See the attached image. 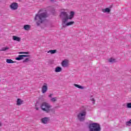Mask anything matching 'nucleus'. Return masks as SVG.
Returning a JSON list of instances; mask_svg holds the SVG:
<instances>
[{
  "instance_id": "4be33fe9",
  "label": "nucleus",
  "mask_w": 131,
  "mask_h": 131,
  "mask_svg": "<svg viewBox=\"0 0 131 131\" xmlns=\"http://www.w3.org/2000/svg\"><path fill=\"white\" fill-rule=\"evenodd\" d=\"M108 62L110 63H114V62H115V59L113 58H111L108 59Z\"/></svg>"
},
{
  "instance_id": "ddd939ff",
  "label": "nucleus",
  "mask_w": 131,
  "mask_h": 131,
  "mask_svg": "<svg viewBox=\"0 0 131 131\" xmlns=\"http://www.w3.org/2000/svg\"><path fill=\"white\" fill-rule=\"evenodd\" d=\"M62 71V68L60 67H57L55 69V72H61Z\"/></svg>"
},
{
  "instance_id": "0eeeda50",
  "label": "nucleus",
  "mask_w": 131,
  "mask_h": 131,
  "mask_svg": "<svg viewBox=\"0 0 131 131\" xmlns=\"http://www.w3.org/2000/svg\"><path fill=\"white\" fill-rule=\"evenodd\" d=\"M61 66L64 68H66L69 66V61L67 59H64L61 62Z\"/></svg>"
},
{
  "instance_id": "a878e982",
  "label": "nucleus",
  "mask_w": 131,
  "mask_h": 131,
  "mask_svg": "<svg viewBox=\"0 0 131 131\" xmlns=\"http://www.w3.org/2000/svg\"><path fill=\"white\" fill-rule=\"evenodd\" d=\"M28 61H29V58H26L23 62V63H26V62H28Z\"/></svg>"
},
{
  "instance_id": "f257e3e1",
  "label": "nucleus",
  "mask_w": 131,
  "mask_h": 131,
  "mask_svg": "<svg viewBox=\"0 0 131 131\" xmlns=\"http://www.w3.org/2000/svg\"><path fill=\"white\" fill-rule=\"evenodd\" d=\"M74 15H75L74 11H71L70 15H69L68 13L66 12H61L60 13V17L62 19V25L63 28L74 24V21L68 22V20H71L74 18Z\"/></svg>"
},
{
  "instance_id": "412c9836",
  "label": "nucleus",
  "mask_w": 131,
  "mask_h": 131,
  "mask_svg": "<svg viewBox=\"0 0 131 131\" xmlns=\"http://www.w3.org/2000/svg\"><path fill=\"white\" fill-rule=\"evenodd\" d=\"M90 101H91L93 104H95L96 103V100L94 98H93V96H90Z\"/></svg>"
},
{
  "instance_id": "9d476101",
  "label": "nucleus",
  "mask_w": 131,
  "mask_h": 131,
  "mask_svg": "<svg viewBox=\"0 0 131 131\" xmlns=\"http://www.w3.org/2000/svg\"><path fill=\"white\" fill-rule=\"evenodd\" d=\"M49 121H50V118L44 117L41 119V122H42L43 124H47Z\"/></svg>"
},
{
  "instance_id": "20e7f679",
  "label": "nucleus",
  "mask_w": 131,
  "mask_h": 131,
  "mask_svg": "<svg viewBox=\"0 0 131 131\" xmlns=\"http://www.w3.org/2000/svg\"><path fill=\"white\" fill-rule=\"evenodd\" d=\"M86 116V110L84 107H82L79 113L77 115V118L79 121H84Z\"/></svg>"
},
{
  "instance_id": "c756f323",
  "label": "nucleus",
  "mask_w": 131,
  "mask_h": 131,
  "mask_svg": "<svg viewBox=\"0 0 131 131\" xmlns=\"http://www.w3.org/2000/svg\"><path fill=\"white\" fill-rule=\"evenodd\" d=\"M51 2H55L56 0H50Z\"/></svg>"
},
{
  "instance_id": "7ed1b4c3",
  "label": "nucleus",
  "mask_w": 131,
  "mask_h": 131,
  "mask_svg": "<svg viewBox=\"0 0 131 131\" xmlns=\"http://www.w3.org/2000/svg\"><path fill=\"white\" fill-rule=\"evenodd\" d=\"M40 108L42 111L46 113H50L51 112H55V109L52 108V105L48 102H42L40 105Z\"/></svg>"
},
{
  "instance_id": "f3484780",
  "label": "nucleus",
  "mask_w": 131,
  "mask_h": 131,
  "mask_svg": "<svg viewBox=\"0 0 131 131\" xmlns=\"http://www.w3.org/2000/svg\"><path fill=\"white\" fill-rule=\"evenodd\" d=\"M6 62L7 63H8V64H13V63H15V61H13V60L12 59H7L6 60Z\"/></svg>"
},
{
  "instance_id": "f8f14e48",
  "label": "nucleus",
  "mask_w": 131,
  "mask_h": 131,
  "mask_svg": "<svg viewBox=\"0 0 131 131\" xmlns=\"http://www.w3.org/2000/svg\"><path fill=\"white\" fill-rule=\"evenodd\" d=\"M102 12H103V13H109L110 12H111V9H110V8H106L105 9H102Z\"/></svg>"
},
{
  "instance_id": "dca6fc26",
  "label": "nucleus",
  "mask_w": 131,
  "mask_h": 131,
  "mask_svg": "<svg viewBox=\"0 0 131 131\" xmlns=\"http://www.w3.org/2000/svg\"><path fill=\"white\" fill-rule=\"evenodd\" d=\"M74 86H75L76 88H77L78 89H81V90H83L84 89L83 86L79 85L77 84H74Z\"/></svg>"
},
{
  "instance_id": "6ab92c4d",
  "label": "nucleus",
  "mask_w": 131,
  "mask_h": 131,
  "mask_svg": "<svg viewBox=\"0 0 131 131\" xmlns=\"http://www.w3.org/2000/svg\"><path fill=\"white\" fill-rule=\"evenodd\" d=\"M9 49H10L9 47H3L0 50V51L1 52H5V51H7V50H9Z\"/></svg>"
},
{
  "instance_id": "c85d7f7f",
  "label": "nucleus",
  "mask_w": 131,
  "mask_h": 131,
  "mask_svg": "<svg viewBox=\"0 0 131 131\" xmlns=\"http://www.w3.org/2000/svg\"><path fill=\"white\" fill-rule=\"evenodd\" d=\"M19 54H24V52H19Z\"/></svg>"
},
{
  "instance_id": "5701e85b",
  "label": "nucleus",
  "mask_w": 131,
  "mask_h": 131,
  "mask_svg": "<svg viewBox=\"0 0 131 131\" xmlns=\"http://www.w3.org/2000/svg\"><path fill=\"white\" fill-rule=\"evenodd\" d=\"M50 100L51 102H56L57 101V97H52Z\"/></svg>"
},
{
  "instance_id": "cd10ccee",
  "label": "nucleus",
  "mask_w": 131,
  "mask_h": 131,
  "mask_svg": "<svg viewBox=\"0 0 131 131\" xmlns=\"http://www.w3.org/2000/svg\"><path fill=\"white\" fill-rule=\"evenodd\" d=\"M52 96H53V94H50L49 95V98H52Z\"/></svg>"
},
{
  "instance_id": "423d86ee",
  "label": "nucleus",
  "mask_w": 131,
  "mask_h": 131,
  "mask_svg": "<svg viewBox=\"0 0 131 131\" xmlns=\"http://www.w3.org/2000/svg\"><path fill=\"white\" fill-rule=\"evenodd\" d=\"M18 7L19 5L17 3H13L10 5L11 10H12L13 11H16V10H18Z\"/></svg>"
},
{
  "instance_id": "6e6552de",
  "label": "nucleus",
  "mask_w": 131,
  "mask_h": 131,
  "mask_svg": "<svg viewBox=\"0 0 131 131\" xmlns=\"http://www.w3.org/2000/svg\"><path fill=\"white\" fill-rule=\"evenodd\" d=\"M48 92V84L45 83L41 88V92L42 94H46Z\"/></svg>"
},
{
  "instance_id": "b1692460",
  "label": "nucleus",
  "mask_w": 131,
  "mask_h": 131,
  "mask_svg": "<svg viewBox=\"0 0 131 131\" xmlns=\"http://www.w3.org/2000/svg\"><path fill=\"white\" fill-rule=\"evenodd\" d=\"M126 125H128V126H130L131 125V120H130L129 121H127L126 122Z\"/></svg>"
},
{
  "instance_id": "39448f33",
  "label": "nucleus",
  "mask_w": 131,
  "mask_h": 131,
  "mask_svg": "<svg viewBox=\"0 0 131 131\" xmlns=\"http://www.w3.org/2000/svg\"><path fill=\"white\" fill-rule=\"evenodd\" d=\"M89 131H101V125L98 123H90L89 125Z\"/></svg>"
},
{
  "instance_id": "2f4dec72",
  "label": "nucleus",
  "mask_w": 131,
  "mask_h": 131,
  "mask_svg": "<svg viewBox=\"0 0 131 131\" xmlns=\"http://www.w3.org/2000/svg\"><path fill=\"white\" fill-rule=\"evenodd\" d=\"M36 110H38V108H36Z\"/></svg>"
},
{
  "instance_id": "a211bd4d",
  "label": "nucleus",
  "mask_w": 131,
  "mask_h": 131,
  "mask_svg": "<svg viewBox=\"0 0 131 131\" xmlns=\"http://www.w3.org/2000/svg\"><path fill=\"white\" fill-rule=\"evenodd\" d=\"M49 8L51 12L54 14V13H55V8H54V7L52 6H50Z\"/></svg>"
},
{
  "instance_id": "bb28decb",
  "label": "nucleus",
  "mask_w": 131,
  "mask_h": 131,
  "mask_svg": "<svg viewBox=\"0 0 131 131\" xmlns=\"http://www.w3.org/2000/svg\"><path fill=\"white\" fill-rule=\"evenodd\" d=\"M24 54L28 55V54H29V52H24Z\"/></svg>"
},
{
  "instance_id": "aec40b11",
  "label": "nucleus",
  "mask_w": 131,
  "mask_h": 131,
  "mask_svg": "<svg viewBox=\"0 0 131 131\" xmlns=\"http://www.w3.org/2000/svg\"><path fill=\"white\" fill-rule=\"evenodd\" d=\"M57 52V50H49L47 52V53L49 54V53H51L52 54H55Z\"/></svg>"
},
{
  "instance_id": "9b49d317",
  "label": "nucleus",
  "mask_w": 131,
  "mask_h": 131,
  "mask_svg": "<svg viewBox=\"0 0 131 131\" xmlns=\"http://www.w3.org/2000/svg\"><path fill=\"white\" fill-rule=\"evenodd\" d=\"M12 39L15 40L16 41H21V38L17 37L16 36H13Z\"/></svg>"
},
{
  "instance_id": "4468645a",
  "label": "nucleus",
  "mask_w": 131,
  "mask_h": 131,
  "mask_svg": "<svg viewBox=\"0 0 131 131\" xmlns=\"http://www.w3.org/2000/svg\"><path fill=\"white\" fill-rule=\"evenodd\" d=\"M24 28L25 30L28 31L30 29V25H25L24 26Z\"/></svg>"
},
{
  "instance_id": "393cba45",
  "label": "nucleus",
  "mask_w": 131,
  "mask_h": 131,
  "mask_svg": "<svg viewBox=\"0 0 131 131\" xmlns=\"http://www.w3.org/2000/svg\"><path fill=\"white\" fill-rule=\"evenodd\" d=\"M126 107L127 108H131V103H127Z\"/></svg>"
},
{
  "instance_id": "f03ea898",
  "label": "nucleus",
  "mask_w": 131,
  "mask_h": 131,
  "mask_svg": "<svg viewBox=\"0 0 131 131\" xmlns=\"http://www.w3.org/2000/svg\"><path fill=\"white\" fill-rule=\"evenodd\" d=\"M48 17V14L47 12H43L40 14H36L34 20L37 21L36 24L37 26H39L41 23H43V21L46 20V18Z\"/></svg>"
},
{
  "instance_id": "2eb2a0df",
  "label": "nucleus",
  "mask_w": 131,
  "mask_h": 131,
  "mask_svg": "<svg viewBox=\"0 0 131 131\" xmlns=\"http://www.w3.org/2000/svg\"><path fill=\"white\" fill-rule=\"evenodd\" d=\"M22 103H23V101H22L21 99L18 98L17 100V105H18V106H20V105H21Z\"/></svg>"
},
{
  "instance_id": "7c9ffc66",
  "label": "nucleus",
  "mask_w": 131,
  "mask_h": 131,
  "mask_svg": "<svg viewBox=\"0 0 131 131\" xmlns=\"http://www.w3.org/2000/svg\"><path fill=\"white\" fill-rule=\"evenodd\" d=\"M2 126V123L0 122V127Z\"/></svg>"
},
{
  "instance_id": "1a4fd4ad",
  "label": "nucleus",
  "mask_w": 131,
  "mask_h": 131,
  "mask_svg": "<svg viewBox=\"0 0 131 131\" xmlns=\"http://www.w3.org/2000/svg\"><path fill=\"white\" fill-rule=\"evenodd\" d=\"M28 57H30V55H18L17 57H16L15 59L17 60V61H20L21 60H23L24 57L27 58Z\"/></svg>"
}]
</instances>
